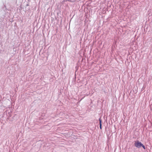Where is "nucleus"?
<instances>
[{
    "instance_id": "20e7f679",
    "label": "nucleus",
    "mask_w": 152,
    "mask_h": 152,
    "mask_svg": "<svg viewBox=\"0 0 152 152\" xmlns=\"http://www.w3.org/2000/svg\"><path fill=\"white\" fill-rule=\"evenodd\" d=\"M29 5V4L28 3V4H27L26 5V7H27Z\"/></svg>"
},
{
    "instance_id": "39448f33",
    "label": "nucleus",
    "mask_w": 152,
    "mask_h": 152,
    "mask_svg": "<svg viewBox=\"0 0 152 152\" xmlns=\"http://www.w3.org/2000/svg\"><path fill=\"white\" fill-rule=\"evenodd\" d=\"M83 98H84L83 97L80 100H81L82 99H83Z\"/></svg>"
},
{
    "instance_id": "7ed1b4c3",
    "label": "nucleus",
    "mask_w": 152,
    "mask_h": 152,
    "mask_svg": "<svg viewBox=\"0 0 152 152\" xmlns=\"http://www.w3.org/2000/svg\"><path fill=\"white\" fill-rule=\"evenodd\" d=\"M99 122L100 129H102V119L101 118H99Z\"/></svg>"
},
{
    "instance_id": "423d86ee",
    "label": "nucleus",
    "mask_w": 152,
    "mask_h": 152,
    "mask_svg": "<svg viewBox=\"0 0 152 152\" xmlns=\"http://www.w3.org/2000/svg\"><path fill=\"white\" fill-rule=\"evenodd\" d=\"M3 25V24L2 23L1 25Z\"/></svg>"
},
{
    "instance_id": "f03ea898",
    "label": "nucleus",
    "mask_w": 152,
    "mask_h": 152,
    "mask_svg": "<svg viewBox=\"0 0 152 152\" xmlns=\"http://www.w3.org/2000/svg\"><path fill=\"white\" fill-rule=\"evenodd\" d=\"M5 12L4 10H1L0 12V17H1V20H0V22H1L3 21L5 17Z\"/></svg>"
},
{
    "instance_id": "f257e3e1",
    "label": "nucleus",
    "mask_w": 152,
    "mask_h": 152,
    "mask_svg": "<svg viewBox=\"0 0 152 152\" xmlns=\"http://www.w3.org/2000/svg\"><path fill=\"white\" fill-rule=\"evenodd\" d=\"M135 146L137 148H140L141 147H142L145 150L146 149L145 147L141 142H139V141H137V142H135L134 143Z\"/></svg>"
}]
</instances>
